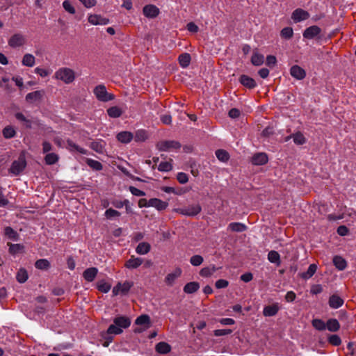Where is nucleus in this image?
I'll return each mask as SVG.
<instances>
[{
    "label": "nucleus",
    "instance_id": "6e6552de",
    "mask_svg": "<svg viewBox=\"0 0 356 356\" xmlns=\"http://www.w3.org/2000/svg\"><path fill=\"white\" fill-rule=\"evenodd\" d=\"M114 325L117 327H120L122 330V328H127L131 325V319L126 316H117L113 319Z\"/></svg>",
    "mask_w": 356,
    "mask_h": 356
},
{
    "label": "nucleus",
    "instance_id": "f3484780",
    "mask_svg": "<svg viewBox=\"0 0 356 356\" xmlns=\"http://www.w3.org/2000/svg\"><path fill=\"white\" fill-rule=\"evenodd\" d=\"M149 205L159 211H163L168 207V203L158 198H152L149 200Z\"/></svg>",
    "mask_w": 356,
    "mask_h": 356
},
{
    "label": "nucleus",
    "instance_id": "37998d69",
    "mask_svg": "<svg viewBox=\"0 0 356 356\" xmlns=\"http://www.w3.org/2000/svg\"><path fill=\"white\" fill-rule=\"evenodd\" d=\"M312 326L319 331H323L326 329V323L323 321L318 318H315L312 321Z\"/></svg>",
    "mask_w": 356,
    "mask_h": 356
},
{
    "label": "nucleus",
    "instance_id": "bf43d9fd",
    "mask_svg": "<svg viewBox=\"0 0 356 356\" xmlns=\"http://www.w3.org/2000/svg\"><path fill=\"white\" fill-rule=\"evenodd\" d=\"M63 6L64 9L70 14H74L76 12L74 7L71 4L70 1L68 0L64 1V2L63 3Z\"/></svg>",
    "mask_w": 356,
    "mask_h": 356
},
{
    "label": "nucleus",
    "instance_id": "c756f323",
    "mask_svg": "<svg viewBox=\"0 0 356 356\" xmlns=\"http://www.w3.org/2000/svg\"><path fill=\"white\" fill-rule=\"evenodd\" d=\"M264 57L262 54H260L257 52L256 50L254 51L253 54L251 58V63L252 65L255 66L261 65L264 63Z\"/></svg>",
    "mask_w": 356,
    "mask_h": 356
},
{
    "label": "nucleus",
    "instance_id": "49530a36",
    "mask_svg": "<svg viewBox=\"0 0 356 356\" xmlns=\"http://www.w3.org/2000/svg\"><path fill=\"white\" fill-rule=\"evenodd\" d=\"M229 227L233 232H241L246 230L247 227L244 224L240 222H232L230 223Z\"/></svg>",
    "mask_w": 356,
    "mask_h": 356
},
{
    "label": "nucleus",
    "instance_id": "7ed1b4c3",
    "mask_svg": "<svg viewBox=\"0 0 356 356\" xmlns=\"http://www.w3.org/2000/svg\"><path fill=\"white\" fill-rule=\"evenodd\" d=\"M94 93L97 99L101 102H106L115 99L114 95L107 92L104 85L96 86L94 89Z\"/></svg>",
    "mask_w": 356,
    "mask_h": 356
},
{
    "label": "nucleus",
    "instance_id": "393cba45",
    "mask_svg": "<svg viewBox=\"0 0 356 356\" xmlns=\"http://www.w3.org/2000/svg\"><path fill=\"white\" fill-rule=\"evenodd\" d=\"M181 274V270L177 268L173 273H169L165 279V282L168 285H172L176 278L179 277Z\"/></svg>",
    "mask_w": 356,
    "mask_h": 356
},
{
    "label": "nucleus",
    "instance_id": "a211bd4d",
    "mask_svg": "<svg viewBox=\"0 0 356 356\" xmlns=\"http://www.w3.org/2000/svg\"><path fill=\"white\" fill-rule=\"evenodd\" d=\"M98 270L95 267H91L84 270L83 278L88 282H92L97 276Z\"/></svg>",
    "mask_w": 356,
    "mask_h": 356
},
{
    "label": "nucleus",
    "instance_id": "9d476101",
    "mask_svg": "<svg viewBox=\"0 0 356 356\" xmlns=\"http://www.w3.org/2000/svg\"><path fill=\"white\" fill-rule=\"evenodd\" d=\"M309 17V14L307 11L302 9L297 8L296 9L291 15V18L295 22H299L302 20L307 19Z\"/></svg>",
    "mask_w": 356,
    "mask_h": 356
},
{
    "label": "nucleus",
    "instance_id": "4d7b16f0",
    "mask_svg": "<svg viewBox=\"0 0 356 356\" xmlns=\"http://www.w3.org/2000/svg\"><path fill=\"white\" fill-rule=\"evenodd\" d=\"M134 286L133 282H129L126 281L123 283V284H121V293L123 295L127 294L130 289Z\"/></svg>",
    "mask_w": 356,
    "mask_h": 356
},
{
    "label": "nucleus",
    "instance_id": "a19ab883",
    "mask_svg": "<svg viewBox=\"0 0 356 356\" xmlns=\"http://www.w3.org/2000/svg\"><path fill=\"white\" fill-rule=\"evenodd\" d=\"M28 277V273L24 268H20L16 275V279L19 283H24Z\"/></svg>",
    "mask_w": 356,
    "mask_h": 356
},
{
    "label": "nucleus",
    "instance_id": "0eeeda50",
    "mask_svg": "<svg viewBox=\"0 0 356 356\" xmlns=\"http://www.w3.org/2000/svg\"><path fill=\"white\" fill-rule=\"evenodd\" d=\"M26 43L24 36L21 33H15L8 40V44L13 48L23 46Z\"/></svg>",
    "mask_w": 356,
    "mask_h": 356
},
{
    "label": "nucleus",
    "instance_id": "20e7f679",
    "mask_svg": "<svg viewBox=\"0 0 356 356\" xmlns=\"http://www.w3.org/2000/svg\"><path fill=\"white\" fill-rule=\"evenodd\" d=\"M123 330L120 327H117L114 325H111L107 329L106 332H102V337L104 339L103 342V346L104 347H107L109 343L113 341V337L111 334H120L122 333Z\"/></svg>",
    "mask_w": 356,
    "mask_h": 356
},
{
    "label": "nucleus",
    "instance_id": "58836bf2",
    "mask_svg": "<svg viewBox=\"0 0 356 356\" xmlns=\"http://www.w3.org/2000/svg\"><path fill=\"white\" fill-rule=\"evenodd\" d=\"M35 266L40 270H47L50 267V263L47 259H40L35 261Z\"/></svg>",
    "mask_w": 356,
    "mask_h": 356
},
{
    "label": "nucleus",
    "instance_id": "473e14b6",
    "mask_svg": "<svg viewBox=\"0 0 356 356\" xmlns=\"http://www.w3.org/2000/svg\"><path fill=\"white\" fill-rule=\"evenodd\" d=\"M191 56L188 53H184L179 55L178 58L179 63L182 67H186L190 65Z\"/></svg>",
    "mask_w": 356,
    "mask_h": 356
},
{
    "label": "nucleus",
    "instance_id": "69168bd1",
    "mask_svg": "<svg viewBox=\"0 0 356 356\" xmlns=\"http://www.w3.org/2000/svg\"><path fill=\"white\" fill-rule=\"evenodd\" d=\"M130 192L134 195H136V196H144L145 195V193L143 191H140L138 188H136V187L134 186H129V188Z\"/></svg>",
    "mask_w": 356,
    "mask_h": 356
},
{
    "label": "nucleus",
    "instance_id": "680f3d73",
    "mask_svg": "<svg viewBox=\"0 0 356 356\" xmlns=\"http://www.w3.org/2000/svg\"><path fill=\"white\" fill-rule=\"evenodd\" d=\"M177 179L180 184H184L188 182V177L186 173L179 172L177 175Z\"/></svg>",
    "mask_w": 356,
    "mask_h": 356
},
{
    "label": "nucleus",
    "instance_id": "79ce46f5",
    "mask_svg": "<svg viewBox=\"0 0 356 356\" xmlns=\"http://www.w3.org/2000/svg\"><path fill=\"white\" fill-rule=\"evenodd\" d=\"M216 155L218 159L222 162H227L229 159V153L224 149H220L216 150Z\"/></svg>",
    "mask_w": 356,
    "mask_h": 356
},
{
    "label": "nucleus",
    "instance_id": "6e6d98bb",
    "mask_svg": "<svg viewBox=\"0 0 356 356\" xmlns=\"http://www.w3.org/2000/svg\"><path fill=\"white\" fill-rule=\"evenodd\" d=\"M172 169V165L170 162H161L159 166L158 170L162 172H169Z\"/></svg>",
    "mask_w": 356,
    "mask_h": 356
},
{
    "label": "nucleus",
    "instance_id": "338daca9",
    "mask_svg": "<svg viewBox=\"0 0 356 356\" xmlns=\"http://www.w3.org/2000/svg\"><path fill=\"white\" fill-rule=\"evenodd\" d=\"M200 275L204 277H210L212 275V272L210 267H205L200 270Z\"/></svg>",
    "mask_w": 356,
    "mask_h": 356
},
{
    "label": "nucleus",
    "instance_id": "c85d7f7f",
    "mask_svg": "<svg viewBox=\"0 0 356 356\" xmlns=\"http://www.w3.org/2000/svg\"><path fill=\"white\" fill-rule=\"evenodd\" d=\"M268 259L270 262L275 264L277 266L281 264L280 256L277 251H270L268 254Z\"/></svg>",
    "mask_w": 356,
    "mask_h": 356
},
{
    "label": "nucleus",
    "instance_id": "1a4fd4ad",
    "mask_svg": "<svg viewBox=\"0 0 356 356\" xmlns=\"http://www.w3.org/2000/svg\"><path fill=\"white\" fill-rule=\"evenodd\" d=\"M143 12L144 15L148 18H155L160 13L159 9L152 4L145 6L143 7Z\"/></svg>",
    "mask_w": 356,
    "mask_h": 356
},
{
    "label": "nucleus",
    "instance_id": "4468645a",
    "mask_svg": "<svg viewBox=\"0 0 356 356\" xmlns=\"http://www.w3.org/2000/svg\"><path fill=\"white\" fill-rule=\"evenodd\" d=\"M268 161V156L265 153H257L253 155L251 159L252 163L255 165H264Z\"/></svg>",
    "mask_w": 356,
    "mask_h": 356
},
{
    "label": "nucleus",
    "instance_id": "412c9836",
    "mask_svg": "<svg viewBox=\"0 0 356 356\" xmlns=\"http://www.w3.org/2000/svg\"><path fill=\"white\" fill-rule=\"evenodd\" d=\"M143 259L141 258H136L134 256L127 260L124 264V266L127 268H137L143 264Z\"/></svg>",
    "mask_w": 356,
    "mask_h": 356
},
{
    "label": "nucleus",
    "instance_id": "4c0bfd02",
    "mask_svg": "<svg viewBox=\"0 0 356 356\" xmlns=\"http://www.w3.org/2000/svg\"><path fill=\"white\" fill-rule=\"evenodd\" d=\"M35 57L30 54H26L22 58V65L27 67H33L35 64Z\"/></svg>",
    "mask_w": 356,
    "mask_h": 356
},
{
    "label": "nucleus",
    "instance_id": "72a5a7b5",
    "mask_svg": "<svg viewBox=\"0 0 356 356\" xmlns=\"http://www.w3.org/2000/svg\"><path fill=\"white\" fill-rule=\"evenodd\" d=\"M122 113V110L117 106H111L107 110L108 116L113 118L120 117Z\"/></svg>",
    "mask_w": 356,
    "mask_h": 356
},
{
    "label": "nucleus",
    "instance_id": "ddd939ff",
    "mask_svg": "<svg viewBox=\"0 0 356 356\" xmlns=\"http://www.w3.org/2000/svg\"><path fill=\"white\" fill-rule=\"evenodd\" d=\"M321 32V29L318 26L314 25L306 29L303 33V37L306 39H312L317 36Z\"/></svg>",
    "mask_w": 356,
    "mask_h": 356
},
{
    "label": "nucleus",
    "instance_id": "dca6fc26",
    "mask_svg": "<svg viewBox=\"0 0 356 356\" xmlns=\"http://www.w3.org/2000/svg\"><path fill=\"white\" fill-rule=\"evenodd\" d=\"M44 95V90H36L30 93H28L26 96V101L29 103H32L36 101L42 100Z\"/></svg>",
    "mask_w": 356,
    "mask_h": 356
},
{
    "label": "nucleus",
    "instance_id": "f257e3e1",
    "mask_svg": "<svg viewBox=\"0 0 356 356\" xmlns=\"http://www.w3.org/2000/svg\"><path fill=\"white\" fill-rule=\"evenodd\" d=\"M55 78L61 80L66 84L71 83L75 79V72L70 68L63 67L56 72Z\"/></svg>",
    "mask_w": 356,
    "mask_h": 356
},
{
    "label": "nucleus",
    "instance_id": "c03bdc74",
    "mask_svg": "<svg viewBox=\"0 0 356 356\" xmlns=\"http://www.w3.org/2000/svg\"><path fill=\"white\" fill-rule=\"evenodd\" d=\"M8 245L9 246V252L12 254H15L19 252L24 250V245L21 244H12L10 243H8Z\"/></svg>",
    "mask_w": 356,
    "mask_h": 356
},
{
    "label": "nucleus",
    "instance_id": "9b49d317",
    "mask_svg": "<svg viewBox=\"0 0 356 356\" xmlns=\"http://www.w3.org/2000/svg\"><path fill=\"white\" fill-rule=\"evenodd\" d=\"M290 74L298 80H302L306 76L305 70L298 65H294L291 67Z\"/></svg>",
    "mask_w": 356,
    "mask_h": 356
},
{
    "label": "nucleus",
    "instance_id": "2eb2a0df",
    "mask_svg": "<svg viewBox=\"0 0 356 356\" xmlns=\"http://www.w3.org/2000/svg\"><path fill=\"white\" fill-rule=\"evenodd\" d=\"M239 82L241 84L248 88V89H252L257 86L256 81L254 79L245 74H243L240 76Z\"/></svg>",
    "mask_w": 356,
    "mask_h": 356
},
{
    "label": "nucleus",
    "instance_id": "2f4dec72",
    "mask_svg": "<svg viewBox=\"0 0 356 356\" xmlns=\"http://www.w3.org/2000/svg\"><path fill=\"white\" fill-rule=\"evenodd\" d=\"M326 327L330 332H337L340 329V324L335 318H330L326 323Z\"/></svg>",
    "mask_w": 356,
    "mask_h": 356
},
{
    "label": "nucleus",
    "instance_id": "f704fd0d",
    "mask_svg": "<svg viewBox=\"0 0 356 356\" xmlns=\"http://www.w3.org/2000/svg\"><path fill=\"white\" fill-rule=\"evenodd\" d=\"M151 246L147 242L140 243L136 247V251L139 254H145L150 251Z\"/></svg>",
    "mask_w": 356,
    "mask_h": 356
},
{
    "label": "nucleus",
    "instance_id": "13d9d810",
    "mask_svg": "<svg viewBox=\"0 0 356 356\" xmlns=\"http://www.w3.org/2000/svg\"><path fill=\"white\" fill-rule=\"evenodd\" d=\"M203 261V257L200 255H194L190 259L191 264L195 266L201 265Z\"/></svg>",
    "mask_w": 356,
    "mask_h": 356
},
{
    "label": "nucleus",
    "instance_id": "e433bc0d",
    "mask_svg": "<svg viewBox=\"0 0 356 356\" xmlns=\"http://www.w3.org/2000/svg\"><path fill=\"white\" fill-rule=\"evenodd\" d=\"M316 270L317 266L315 264H312L309 266L307 272L300 274V277L305 280L309 279L314 275Z\"/></svg>",
    "mask_w": 356,
    "mask_h": 356
},
{
    "label": "nucleus",
    "instance_id": "a18cd8bd",
    "mask_svg": "<svg viewBox=\"0 0 356 356\" xmlns=\"http://www.w3.org/2000/svg\"><path fill=\"white\" fill-rule=\"evenodd\" d=\"M111 285L106 283L104 280H99L97 283V289L103 293H107L111 289Z\"/></svg>",
    "mask_w": 356,
    "mask_h": 356
},
{
    "label": "nucleus",
    "instance_id": "e2e57ef3",
    "mask_svg": "<svg viewBox=\"0 0 356 356\" xmlns=\"http://www.w3.org/2000/svg\"><path fill=\"white\" fill-rule=\"evenodd\" d=\"M229 285V282L227 280L220 279L216 282L215 286L217 289H222L226 288Z\"/></svg>",
    "mask_w": 356,
    "mask_h": 356
},
{
    "label": "nucleus",
    "instance_id": "f03ea898",
    "mask_svg": "<svg viewBox=\"0 0 356 356\" xmlns=\"http://www.w3.org/2000/svg\"><path fill=\"white\" fill-rule=\"evenodd\" d=\"M26 161L25 156V152L22 151L17 159L13 162L10 168L9 169L10 172L15 175H19L26 168Z\"/></svg>",
    "mask_w": 356,
    "mask_h": 356
},
{
    "label": "nucleus",
    "instance_id": "39448f33",
    "mask_svg": "<svg viewBox=\"0 0 356 356\" xmlns=\"http://www.w3.org/2000/svg\"><path fill=\"white\" fill-rule=\"evenodd\" d=\"M181 147V143L175 140H162L156 144V147L159 151H168L170 149H178Z\"/></svg>",
    "mask_w": 356,
    "mask_h": 356
},
{
    "label": "nucleus",
    "instance_id": "423d86ee",
    "mask_svg": "<svg viewBox=\"0 0 356 356\" xmlns=\"http://www.w3.org/2000/svg\"><path fill=\"white\" fill-rule=\"evenodd\" d=\"M175 211L184 216H195L201 212L202 208L199 204H197L184 209H177Z\"/></svg>",
    "mask_w": 356,
    "mask_h": 356
},
{
    "label": "nucleus",
    "instance_id": "6ab92c4d",
    "mask_svg": "<svg viewBox=\"0 0 356 356\" xmlns=\"http://www.w3.org/2000/svg\"><path fill=\"white\" fill-rule=\"evenodd\" d=\"M135 323L138 325H143L144 329H147L151 326L150 318L147 314L140 315L136 319Z\"/></svg>",
    "mask_w": 356,
    "mask_h": 356
},
{
    "label": "nucleus",
    "instance_id": "bb28decb",
    "mask_svg": "<svg viewBox=\"0 0 356 356\" xmlns=\"http://www.w3.org/2000/svg\"><path fill=\"white\" fill-rule=\"evenodd\" d=\"M333 264L340 270H344L347 266L346 261L341 256H334L333 258Z\"/></svg>",
    "mask_w": 356,
    "mask_h": 356
},
{
    "label": "nucleus",
    "instance_id": "774afa93",
    "mask_svg": "<svg viewBox=\"0 0 356 356\" xmlns=\"http://www.w3.org/2000/svg\"><path fill=\"white\" fill-rule=\"evenodd\" d=\"M277 63V59L275 56L269 55L266 57V65L272 67L274 66Z\"/></svg>",
    "mask_w": 356,
    "mask_h": 356
},
{
    "label": "nucleus",
    "instance_id": "5701e85b",
    "mask_svg": "<svg viewBox=\"0 0 356 356\" xmlns=\"http://www.w3.org/2000/svg\"><path fill=\"white\" fill-rule=\"evenodd\" d=\"M343 304V300L337 295H332L329 298V305L332 308H339Z\"/></svg>",
    "mask_w": 356,
    "mask_h": 356
},
{
    "label": "nucleus",
    "instance_id": "aec40b11",
    "mask_svg": "<svg viewBox=\"0 0 356 356\" xmlns=\"http://www.w3.org/2000/svg\"><path fill=\"white\" fill-rule=\"evenodd\" d=\"M116 138L122 143H128L134 138V135L130 131H121L117 134Z\"/></svg>",
    "mask_w": 356,
    "mask_h": 356
},
{
    "label": "nucleus",
    "instance_id": "de8ad7c7",
    "mask_svg": "<svg viewBox=\"0 0 356 356\" xmlns=\"http://www.w3.org/2000/svg\"><path fill=\"white\" fill-rule=\"evenodd\" d=\"M86 163L91 168H92L93 170H102V168H103V165L102 164L97 161H95V160H92V159H86Z\"/></svg>",
    "mask_w": 356,
    "mask_h": 356
},
{
    "label": "nucleus",
    "instance_id": "cd10ccee",
    "mask_svg": "<svg viewBox=\"0 0 356 356\" xmlns=\"http://www.w3.org/2000/svg\"><path fill=\"white\" fill-rule=\"evenodd\" d=\"M155 350L159 353L166 354L171 350V347L168 343L162 341L156 345Z\"/></svg>",
    "mask_w": 356,
    "mask_h": 356
},
{
    "label": "nucleus",
    "instance_id": "5fc2aeb1",
    "mask_svg": "<svg viewBox=\"0 0 356 356\" xmlns=\"http://www.w3.org/2000/svg\"><path fill=\"white\" fill-rule=\"evenodd\" d=\"M328 342L332 346H338L341 343V340L338 335L332 334L328 337Z\"/></svg>",
    "mask_w": 356,
    "mask_h": 356
},
{
    "label": "nucleus",
    "instance_id": "0e129e2a",
    "mask_svg": "<svg viewBox=\"0 0 356 356\" xmlns=\"http://www.w3.org/2000/svg\"><path fill=\"white\" fill-rule=\"evenodd\" d=\"M214 335L216 337L229 334L232 332L231 329L216 330H214Z\"/></svg>",
    "mask_w": 356,
    "mask_h": 356
},
{
    "label": "nucleus",
    "instance_id": "603ef678",
    "mask_svg": "<svg viewBox=\"0 0 356 356\" xmlns=\"http://www.w3.org/2000/svg\"><path fill=\"white\" fill-rule=\"evenodd\" d=\"M161 190L165 193H172L176 195H181L185 193V191L182 188L175 189V188L170 186H163L161 188Z\"/></svg>",
    "mask_w": 356,
    "mask_h": 356
},
{
    "label": "nucleus",
    "instance_id": "864d4df0",
    "mask_svg": "<svg viewBox=\"0 0 356 356\" xmlns=\"http://www.w3.org/2000/svg\"><path fill=\"white\" fill-rule=\"evenodd\" d=\"M17 120L24 122L25 126L28 129L31 128V120L26 119V118L22 113H16L15 115Z\"/></svg>",
    "mask_w": 356,
    "mask_h": 356
},
{
    "label": "nucleus",
    "instance_id": "c9c22d12",
    "mask_svg": "<svg viewBox=\"0 0 356 356\" xmlns=\"http://www.w3.org/2000/svg\"><path fill=\"white\" fill-rule=\"evenodd\" d=\"M148 138V134L144 129H140L136 131L134 139L136 142H144Z\"/></svg>",
    "mask_w": 356,
    "mask_h": 356
},
{
    "label": "nucleus",
    "instance_id": "8fccbe9b",
    "mask_svg": "<svg viewBox=\"0 0 356 356\" xmlns=\"http://www.w3.org/2000/svg\"><path fill=\"white\" fill-rule=\"evenodd\" d=\"M280 35L282 38L286 40L291 39L293 35V29L291 27L284 28L280 32Z\"/></svg>",
    "mask_w": 356,
    "mask_h": 356
},
{
    "label": "nucleus",
    "instance_id": "3c124183",
    "mask_svg": "<svg viewBox=\"0 0 356 356\" xmlns=\"http://www.w3.org/2000/svg\"><path fill=\"white\" fill-rule=\"evenodd\" d=\"M5 235L13 240H17L19 236L18 234L10 227L5 228Z\"/></svg>",
    "mask_w": 356,
    "mask_h": 356
},
{
    "label": "nucleus",
    "instance_id": "ea45409f",
    "mask_svg": "<svg viewBox=\"0 0 356 356\" xmlns=\"http://www.w3.org/2000/svg\"><path fill=\"white\" fill-rule=\"evenodd\" d=\"M3 136L5 138H11L16 135V131L12 126H6L2 131Z\"/></svg>",
    "mask_w": 356,
    "mask_h": 356
},
{
    "label": "nucleus",
    "instance_id": "b1692460",
    "mask_svg": "<svg viewBox=\"0 0 356 356\" xmlns=\"http://www.w3.org/2000/svg\"><path fill=\"white\" fill-rule=\"evenodd\" d=\"M291 138H293L294 143L297 145H303L306 142V138L300 131L287 136L285 140L288 141Z\"/></svg>",
    "mask_w": 356,
    "mask_h": 356
},
{
    "label": "nucleus",
    "instance_id": "a878e982",
    "mask_svg": "<svg viewBox=\"0 0 356 356\" xmlns=\"http://www.w3.org/2000/svg\"><path fill=\"white\" fill-rule=\"evenodd\" d=\"M200 289V284L197 282H191L187 283L184 287V291L186 293L191 294L196 292Z\"/></svg>",
    "mask_w": 356,
    "mask_h": 356
},
{
    "label": "nucleus",
    "instance_id": "052dcab7",
    "mask_svg": "<svg viewBox=\"0 0 356 356\" xmlns=\"http://www.w3.org/2000/svg\"><path fill=\"white\" fill-rule=\"evenodd\" d=\"M105 216L107 218H111L113 217L120 216V213L117 210L110 208L106 211Z\"/></svg>",
    "mask_w": 356,
    "mask_h": 356
},
{
    "label": "nucleus",
    "instance_id": "09e8293b",
    "mask_svg": "<svg viewBox=\"0 0 356 356\" xmlns=\"http://www.w3.org/2000/svg\"><path fill=\"white\" fill-rule=\"evenodd\" d=\"M58 160V156L55 153H49L44 157V161L47 165H53Z\"/></svg>",
    "mask_w": 356,
    "mask_h": 356
},
{
    "label": "nucleus",
    "instance_id": "f8f14e48",
    "mask_svg": "<svg viewBox=\"0 0 356 356\" xmlns=\"http://www.w3.org/2000/svg\"><path fill=\"white\" fill-rule=\"evenodd\" d=\"M88 22L93 25H106L109 22L108 18L102 17L99 15H90L88 17Z\"/></svg>",
    "mask_w": 356,
    "mask_h": 356
},
{
    "label": "nucleus",
    "instance_id": "7c9ffc66",
    "mask_svg": "<svg viewBox=\"0 0 356 356\" xmlns=\"http://www.w3.org/2000/svg\"><path fill=\"white\" fill-rule=\"evenodd\" d=\"M105 142L104 141H93L90 143V147L95 152L99 154H103L104 152Z\"/></svg>",
    "mask_w": 356,
    "mask_h": 356
},
{
    "label": "nucleus",
    "instance_id": "4be33fe9",
    "mask_svg": "<svg viewBox=\"0 0 356 356\" xmlns=\"http://www.w3.org/2000/svg\"><path fill=\"white\" fill-rule=\"evenodd\" d=\"M279 309L277 304L266 306L264 308L263 314L265 316H273L277 314Z\"/></svg>",
    "mask_w": 356,
    "mask_h": 356
}]
</instances>
